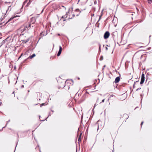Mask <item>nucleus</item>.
<instances>
[{"mask_svg":"<svg viewBox=\"0 0 152 152\" xmlns=\"http://www.w3.org/2000/svg\"><path fill=\"white\" fill-rule=\"evenodd\" d=\"M36 20L35 18H32L30 19L29 22L25 23L24 25V28H33L34 27L35 25V22Z\"/></svg>","mask_w":152,"mask_h":152,"instance_id":"obj_1","label":"nucleus"},{"mask_svg":"<svg viewBox=\"0 0 152 152\" xmlns=\"http://www.w3.org/2000/svg\"><path fill=\"white\" fill-rule=\"evenodd\" d=\"M106 95L107 96V97H108V100H112L114 99H115V96L114 95H113V94L112 93L110 94H106Z\"/></svg>","mask_w":152,"mask_h":152,"instance_id":"obj_2","label":"nucleus"},{"mask_svg":"<svg viewBox=\"0 0 152 152\" xmlns=\"http://www.w3.org/2000/svg\"><path fill=\"white\" fill-rule=\"evenodd\" d=\"M145 75L143 73H142L141 75V80L140 83V84H142L145 81Z\"/></svg>","mask_w":152,"mask_h":152,"instance_id":"obj_3","label":"nucleus"},{"mask_svg":"<svg viewBox=\"0 0 152 152\" xmlns=\"http://www.w3.org/2000/svg\"><path fill=\"white\" fill-rule=\"evenodd\" d=\"M59 50L58 51V53H57V56H60L62 51V48L61 46H59Z\"/></svg>","mask_w":152,"mask_h":152,"instance_id":"obj_4","label":"nucleus"},{"mask_svg":"<svg viewBox=\"0 0 152 152\" xmlns=\"http://www.w3.org/2000/svg\"><path fill=\"white\" fill-rule=\"evenodd\" d=\"M69 19H70L69 18H67V16L66 15H65L62 17L61 19H62V20L64 21L66 20H69Z\"/></svg>","mask_w":152,"mask_h":152,"instance_id":"obj_5","label":"nucleus"},{"mask_svg":"<svg viewBox=\"0 0 152 152\" xmlns=\"http://www.w3.org/2000/svg\"><path fill=\"white\" fill-rule=\"evenodd\" d=\"M110 35V33L109 31H107L105 32V39L108 38Z\"/></svg>","mask_w":152,"mask_h":152,"instance_id":"obj_6","label":"nucleus"},{"mask_svg":"<svg viewBox=\"0 0 152 152\" xmlns=\"http://www.w3.org/2000/svg\"><path fill=\"white\" fill-rule=\"evenodd\" d=\"M120 77H116L114 81L115 83L116 84L118 83L120 81Z\"/></svg>","mask_w":152,"mask_h":152,"instance_id":"obj_7","label":"nucleus"},{"mask_svg":"<svg viewBox=\"0 0 152 152\" xmlns=\"http://www.w3.org/2000/svg\"><path fill=\"white\" fill-rule=\"evenodd\" d=\"M47 30H46V31L45 32V31H42V32L41 33H40V35H41V36H46V35H47Z\"/></svg>","mask_w":152,"mask_h":152,"instance_id":"obj_8","label":"nucleus"},{"mask_svg":"<svg viewBox=\"0 0 152 152\" xmlns=\"http://www.w3.org/2000/svg\"><path fill=\"white\" fill-rule=\"evenodd\" d=\"M101 16H99V19L98 20L97 22L96 23V24L95 25V26L96 27H97V28H99V23H98V22L101 19Z\"/></svg>","mask_w":152,"mask_h":152,"instance_id":"obj_9","label":"nucleus"},{"mask_svg":"<svg viewBox=\"0 0 152 152\" xmlns=\"http://www.w3.org/2000/svg\"><path fill=\"white\" fill-rule=\"evenodd\" d=\"M85 99V96H83L82 97L80 100L79 102L80 103L83 102Z\"/></svg>","mask_w":152,"mask_h":152,"instance_id":"obj_10","label":"nucleus"},{"mask_svg":"<svg viewBox=\"0 0 152 152\" xmlns=\"http://www.w3.org/2000/svg\"><path fill=\"white\" fill-rule=\"evenodd\" d=\"M29 40V39H28L26 40H24L23 41V42L24 43H26Z\"/></svg>","mask_w":152,"mask_h":152,"instance_id":"obj_11","label":"nucleus"},{"mask_svg":"<svg viewBox=\"0 0 152 152\" xmlns=\"http://www.w3.org/2000/svg\"><path fill=\"white\" fill-rule=\"evenodd\" d=\"M36 55L34 53L31 56H30L29 57H30L31 58H32L34 57Z\"/></svg>","mask_w":152,"mask_h":152,"instance_id":"obj_12","label":"nucleus"},{"mask_svg":"<svg viewBox=\"0 0 152 152\" xmlns=\"http://www.w3.org/2000/svg\"><path fill=\"white\" fill-rule=\"evenodd\" d=\"M139 81H137L136 82H134V84L133 85V88H134L135 87H136V86H135V85H136V83L138 82Z\"/></svg>","mask_w":152,"mask_h":152,"instance_id":"obj_13","label":"nucleus"},{"mask_svg":"<svg viewBox=\"0 0 152 152\" xmlns=\"http://www.w3.org/2000/svg\"><path fill=\"white\" fill-rule=\"evenodd\" d=\"M17 16H15L14 17L11 18L10 19H9V20L8 21V22H9L11 20H12L14 18H15Z\"/></svg>","mask_w":152,"mask_h":152,"instance_id":"obj_14","label":"nucleus"},{"mask_svg":"<svg viewBox=\"0 0 152 152\" xmlns=\"http://www.w3.org/2000/svg\"><path fill=\"white\" fill-rule=\"evenodd\" d=\"M105 48L107 50H108V48L107 47H106ZM111 48L110 46H109V47L108 50H111Z\"/></svg>","mask_w":152,"mask_h":152,"instance_id":"obj_15","label":"nucleus"},{"mask_svg":"<svg viewBox=\"0 0 152 152\" xmlns=\"http://www.w3.org/2000/svg\"><path fill=\"white\" fill-rule=\"evenodd\" d=\"M103 56H101L100 58V60L102 61L103 60Z\"/></svg>","mask_w":152,"mask_h":152,"instance_id":"obj_16","label":"nucleus"},{"mask_svg":"<svg viewBox=\"0 0 152 152\" xmlns=\"http://www.w3.org/2000/svg\"><path fill=\"white\" fill-rule=\"evenodd\" d=\"M75 11L76 12H79L80 13V12L81 11H80V10L79 9H77L75 10Z\"/></svg>","mask_w":152,"mask_h":152,"instance_id":"obj_17","label":"nucleus"},{"mask_svg":"<svg viewBox=\"0 0 152 152\" xmlns=\"http://www.w3.org/2000/svg\"><path fill=\"white\" fill-rule=\"evenodd\" d=\"M151 75V72H148L147 74V75ZM147 78L148 79V76H147Z\"/></svg>","mask_w":152,"mask_h":152,"instance_id":"obj_18","label":"nucleus"},{"mask_svg":"<svg viewBox=\"0 0 152 152\" xmlns=\"http://www.w3.org/2000/svg\"><path fill=\"white\" fill-rule=\"evenodd\" d=\"M93 1L94 2V4H96V0H93Z\"/></svg>","mask_w":152,"mask_h":152,"instance_id":"obj_19","label":"nucleus"},{"mask_svg":"<svg viewBox=\"0 0 152 152\" xmlns=\"http://www.w3.org/2000/svg\"><path fill=\"white\" fill-rule=\"evenodd\" d=\"M104 99L102 100V102H99V103L100 104L101 102H104Z\"/></svg>","mask_w":152,"mask_h":152,"instance_id":"obj_20","label":"nucleus"},{"mask_svg":"<svg viewBox=\"0 0 152 152\" xmlns=\"http://www.w3.org/2000/svg\"><path fill=\"white\" fill-rule=\"evenodd\" d=\"M82 133H81L79 135V138H81V135H82Z\"/></svg>","mask_w":152,"mask_h":152,"instance_id":"obj_21","label":"nucleus"},{"mask_svg":"<svg viewBox=\"0 0 152 152\" xmlns=\"http://www.w3.org/2000/svg\"><path fill=\"white\" fill-rule=\"evenodd\" d=\"M45 103H42V104H41V105L40 106V107H41L42 106H43V105H45Z\"/></svg>","mask_w":152,"mask_h":152,"instance_id":"obj_22","label":"nucleus"},{"mask_svg":"<svg viewBox=\"0 0 152 152\" xmlns=\"http://www.w3.org/2000/svg\"><path fill=\"white\" fill-rule=\"evenodd\" d=\"M81 138H78V141H79V142H80V141H81Z\"/></svg>","mask_w":152,"mask_h":152,"instance_id":"obj_23","label":"nucleus"},{"mask_svg":"<svg viewBox=\"0 0 152 152\" xmlns=\"http://www.w3.org/2000/svg\"><path fill=\"white\" fill-rule=\"evenodd\" d=\"M99 45V51H100V47H101V45Z\"/></svg>","mask_w":152,"mask_h":152,"instance_id":"obj_24","label":"nucleus"},{"mask_svg":"<svg viewBox=\"0 0 152 152\" xmlns=\"http://www.w3.org/2000/svg\"><path fill=\"white\" fill-rule=\"evenodd\" d=\"M144 122L143 121H142L141 123V126H142V125L143 124V123Z\"/></svg>","mask_w":152,"mask_h":152,"instance_id":"obj_25","label":"nucleus"},{"mask_svg":"<svg viewBox=\"0 0 152 152\" xmlns=\"http://www.w3.org/2000/svg\"><path fill=\"white\" fill-rule=\"evenodd\" d=\"M10 121V120H9L7 122V123H6V126H7V124H8L9 122Z\"/></svg>","mask_w":152,"mask_h":152,"instance_id":"obj_26","label":"nucleus"},{"mask_svg":"<svg viewBox=\"0 0 152 152\" xmlns=\"http://www.w3.org/2000/svg\"><path fill=\"white\" fill-rule=\"evenodd\" d=\"M9 9H10V10H11V8L10 7V6H9V8L8 9V10H9Z\"/></svg>","mask_w":152,"mask_h":152,"instance_id":"obj_27","label":"nucleus"},{"mask_svg":"<svg viewBox=\"0 0 152 152\" xmlns=\"http://www.w3.org/2000/svg\"><path fill=\"white\" fill-rule=\"evenodd\" d=\"M112 24L113 25H114V26L115 27H116V25L115 24H114L113 23H112Z\"/></svg>","mask_w":152,"mask_h":152,"instance_id":"obj_28","label":"nucleus"},{"mask_svg":"<svg viewBox=\"0 0 152 152\" xmlns=\"http://www.w3.org/2000/svg\"><path fill=\"white\" fill-rule=\"evenodd\" d=\"M141 89V88H137V89L136 90V91H138V90H140V89Z\"/></svg>","mask_w":152,"mask_h":152,"instance_id":"obj_29","label":"nucleus"},{"mask_svg":"<svg viewBox=\"0 0 152 152\" xmlns=\"http://www.w3.org/2000/svg\"><path fill=\"white\" fill-rule=\"evenodd\" d=\"M22 55H23V54L22 53V54L19 57V58L18 59H19V58H20L21 57V56H22Z\"/></svg>","mask_w":152,"mask_h":152,"instance_id":"obj_30","label":"nucleus"},{"mask_svg":"<svg viewBox=\"0 0 152 152\" xmlns=\"http://www.w3.org/2000/svg\"><path fill=\"white\" fill-rule=\"evenodd\" d=\"M51 115V114L50 113H49L48 117H49V116H50Z\"/></svg>","mask_w":152,"mask_h":152,"instance_id":"obj_31","label":"nucleus"},{"mask_svg":"<svg viewBox=\"0 0 152 152\" xmlns=\"http://www.w3.org/2000/svg\"><path fill=\"white\" fill-rule=\"evenodd\" d=\"M21 88H24V86L23 85H22L21 87Z\"/></svg>","mask_w":152,"mask_h":152,"instance_id":"obj_32","label":"nucleus"},{"mask_svg":"<svg viewBox=\"0 0 152 152\" xmlns=\"http://www.w3.org/2000/svg\"><path fill=\"white\" fill-rule=\"evenodd\" d=\"M99 128V125H98V129Z\"/></svg>","mask_w":152,"mask_h":152,"instance_id":"obj_33","label":"nucleus"},{"mask_svg":"<svg viewBox=\"0 0 152 152\" xmlns=\"http://www.w3.org/2000/svg\"><path fill=\"white\" fill-rule=\"evenodd\" d=\"M104 68V66H103V68H102V69H103Z\"/></svg>","mask_w":152,"mask_h":152,"instance_id":"obj_34","label":"nucleus"},{"mask_svg":"<svg viewBox=\"0 0 152 152\" xmlns=\"http://www.w3.org/2000/svg\"><path fill=\"white\" fill-rule=\"evenodd\" d=\"M2 104V102H0V105H1Z\"/></svg>","mask_w":152,"mask_h":152,"instance_id":"obj_35","label":"nucleus"},{"mask_svg":"<svg viewBox=\"0 0 152 152\" xmlns=\"http://www.w3.org/2000/svg\"><path fill=\"white\" fill-rule=\"evenodd\" d=\"M51 111H52V112L53 113V112H54V111H53V110H51Z\"/></svg>","mask_w":152,"mask_h":152,"instance_id":"obj_36","label":"nucleus"},{"mask_svg":"<svg viewBox=\"0 0 152 152\" xmlns=\"http://www.w3.org/2000/svg\"><path fill=\"white\" fill-rule=\"evenodd\" d=\"M103 37H104V34L103 35Z\"/></svg>","mask_w":152,"mask_h":152,"instance_id":"obj_37","label":"nucleus"},{"mask_svg":"<svg viewBox=\"0 0 152 152\" xmlns=\"http://www.w3.org/2000/svg\"><path fill=\"white\" fill-rule=\"evenodd\" d=\"M45 120H40L41 121H44Z\"/></svg>","mask_w":152,"mask_h":152,"instance_id":"obj_38","label":"nucleus"},{"mask_svg":"<svg viewBox=\"0 0 152 152\" xmlns=\"http://www.w3.org/2000/svg\"><path fill=\"white\" fill-rule=\"evenodd\" d=\"M149 1H151L152 0H148Z\"/></svg>","mask_w":152,"mask_h":152,"instance_id":"obj_39","label":"nucleus"},{"mask_svg":"<svg viewBox=\"0 0 152 152\" xmlns=\"http://www.w3.org/2000/svg\"><path fill=\"white\" fill-rule=\"evenodd\" d=\"M58 35H59V36H60V34H58Z\"/></svg>","mask_w":152,"mask_h":152,"instance_id":"obj_40","label":"nucleus"},{"mask_svg":"<svg viewBox=\"0 0 152 152\" xmlns=\"http://www.w3.org/2000/svg\"><path fill=\"white\" fill-rule=\"evenodd\" d=\"M142 56H143V55H142V56H141V58Z\"/></svg>","mask_w":152,"mask_h":152,"instance_id":"obj_41","label":"nucleus"},{"mask_svg":"<svg viewBox=\"0 0 152 152\" xmlns=\"http://www.w3.org/2000/svg\"><path fill=\"white\" fill-rule=\"evenodd\" d=\"M50 27L51 28H52V27H51V25H50Z\"/></svg>","mask_w":152,"mask_h":152,"instance_id":"obj_42","label":"nucleus"},{"mask_svg":"<svg viewBox=\"0 0 152 152\" xmlns=\"http://www.w3.org/2000/svg\"><path fill=\"white\" fill-rule=\"evenodd\" d=\"M5 126H4V127H3L2 128H5Z\"/></svg>","mask_w":152,"mask_h":152,"instance_id":"obj_43","label":"nucleus"},{"mask_svg":"<svg viewBox=\"0 0 152 152\" xmlns=\"http://www.w3.org/2000/svg\"><path fill=\"white\" fill-rule=\"evenodd\" d=\"M98 100H99V99H98L97 101V102H97L98 101Z\"/></svg>","mask_w":152,"mask_h":152,"instance_id":"obj_44","label":"nucleus"},{"mask_svg":"<svg viewBox=\"0 0 152 152\" xmlns=\"http://www.w3.org/2000/svg\"><path fill=\"white\" fill-rule=\"evenodd\" d=\"M104 45H103V47H104Z\"/></svg>","mask_w":152,"mask_h":152,"instance_id":"obj_45","label":"nucleus"},{"mask_svg":"<svg viewBox=\"0 0 152 152\" xmlns=\"http://www.w3.org/2000/svg\"><path fill=\"white\" fill-rule=\"evenodd\" d=\"M80 0H78V2H79V1H80Z\"/></svg>","mask_w":152,"mask_h":152,"instance_id":"obj_46","label":"nucleus"},{"mask_svg":"<svg viewBox=\"0 0 152 152\" xmlns=\"http://www.w3.org/2000/svg\"><path fill=\"white\" fill-rule=\"evenodd\" d=\"M39 151H40V152H41L40 150Z\"/></svg>","mask_w":152,"mask_h":152,"instance_id":"obj_47","label":"nucleus"},{"mask_svg":"<svg viewBox=\"0 0 152 152\" xmlns=\"http://www.w3.org/2000/svg\"><path fill=\"white\" fill-rule=\"evenodd\" d=\"M39 118L40 119V117L39 116Z\"/></svg>","mask_w":152,"mask_h":152,"instance_id":"obj_48","label":"nucleus"},{"mask_svg":"<svg viewBox=\"0 0 152 152\" xmlns=\"http://www.w3.org/2000/svg\"><path fill=\"white\" fill-rule=\"evenodd\" d=\"M47 118H46V119H45V120H46Z\"/></svg>","mask_w":152,"mask_h":152,"instance_id":"obj_49","label":"nucleus"},{"mask_svg":"<svg viewBox=\"0 0 152 152\" xmlns=\"http://www.w3.org/2000/svg\"><path fill=\"white\" fill-rule=\"evenodd\" d=\"M78 79H80V78H78Z\"/></svg>","mask_w":152,"mask_h":152,"instance_id":"obj_50","label":"nucleus"},{"mask_svg":"<svg viewBox=\"0 0 152 152\" xmlns=\"http://www.w3.org/2000/svg\"><path fill=\"white\" fill-rule=\"evenodd\" d=\"M96 105V104H95V105H94V106H95V105Z\"/></svg>","mask_w":152,"mask_h":152,"instance_id":"obj_51","label":"nucleus"},{"mask_svg":"<svg viewBox=\"0 0 152 152\" xmlns=\"http://www.w3.org/2000/svg\"><path fill=\"white\" fill-rule=\"evenodd\" d=\"M18 136V134H17Z\"/></svg>","mask_w":152,"mask_h":152,"instance_id":"obj_52","label":"nucleus"},{"mask_svg":"<svg viewBox=\"0 0 152 152\" xmlns=\"http://www.w3.org/2000/svg\"><path fill=\"white\" fill-rule=\"evenodd\" d=\"M6 12H7V10H6Z\"/></svg>","mask_w":152,"mask_h":152,"instance_id":"obj_53","label":"nucleus"},{"mask_svg":"<svg viewBox=\"0 0 152 152\" xmlns=\"http://www.w3.org/2000/svg\"><path fill=\"white\" fill-rule=\"evenodd\" d=\"M66 15H68V14H67V13H66Z\"/></svg>","mask_w":152,"mask_h":152,"instance_id":"obj_54","label":"nucleus"}]
</instances>
